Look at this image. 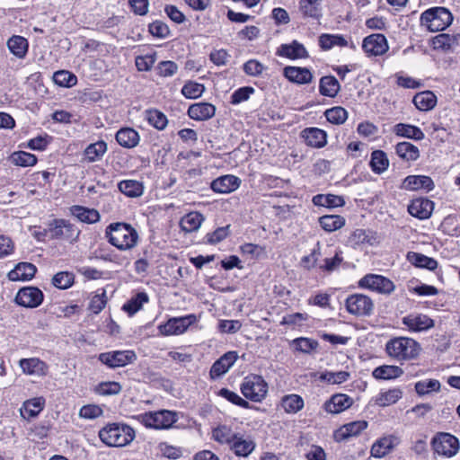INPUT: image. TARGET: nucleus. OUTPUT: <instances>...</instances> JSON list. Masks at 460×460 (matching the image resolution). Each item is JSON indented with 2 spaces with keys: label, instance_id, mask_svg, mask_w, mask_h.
I'll return each instance as SVG.
<instances>
[{
  "label": "nucleus",
  "instance_id": "1",
  "mask_svg": "<svg viewBox=\"0 0 460 460\" xmlns=\"http://www.w3.org/2000/svg\"><path fill=\"white\" fill-rule=\"evenodd\" d=\"M105 238L121 252L134 249L139 241L137 231L131 225L122 222L110 224L105 228Z\"/></svg>",
  "mask_w": 460,
  "mask_h": 460
},
{
  "label": "nucleus",
  "instance_id": "2",
  "mask_svg": "<svg viewBox=\"0 0 460 460\" xmlns=\"http://www.w3.org/2000/svg\"><path fill=\"white\" fill-rule=\"evenodd\" d=\"M420 350L419 342L408 337H395L385 344L387 355L397 361H407L418 357Z\"/></svg>",
  "mask_w": 460,
  "mask_h": 460
},
{
  "label": "nucleus",
  "instance_id": "3",
  "mask_svg": "<svg viewBox=\"0 0 460 460\" xmlns=\"http://www.w3.org/2000/svg\"><path fill=\"white\" fill-rule=\"evenodd\" d=\"M99 438L109 447H124L134 439L135 431L128 425L111 423L99 431Z\"/></svg>",
  "mask_w": 460,
  "mask_h": 460
},
{
  "label": "nucleus",
  "instance_id": "4",
  "mask_svg": "<svg viewBox=\"0 0 460 460\" xmlns=\"http://www.w3.org/2000/svg\"><path fill=\"white\" fill-rule=\"evenodd\" d=\"M453 22L451 12L445 7H432L421 13L420 23L429 31L436 32L444 31Z\"/></svg>",
  "mask_w": 460,
  "mask_h": 460
},
{
  "label": "nucleus",
  "instance_id": "5",
  "mask_svg": "<svg viewBox=\"0 0 460 460\" xmlns=\"http://www.w3.org/2000/svg\"><path fill=\"white\" fill-rule=\"evenodd\" d=\"M137 420L146 428L167 429L178 420V416L175 411L161 410L140 414Z\"/></svg>",
  "mask_w": 460,
  "mask_h": 460
},
{
  "label": "nucleus",
  "instance_id": "6",
  "mask_svg": "<svg viewBox=\"0 0 460 460\" xmlns=\"http://www.w3.org/2000/svg\"><path fill=\"white\" fill-rule=\"evenodd\" d=\"M240 390L246 399L261 402L268 394V384L261 376L252 374L243 378Z\"/></svg>",
  "mask_w": 460,
  "mask_h": 460
},
{
  "label": "nucleus",
  "instance_id": "7",
  "mask_svg": "<svg viewBox=\"0 0 460 460\" xmlns=\"http://www.w3.org/2000/svg\"><path fill=\"white\" fill-rule=\"evenodd\" d=\"M432 447L434 451L442 456L450 458L456 456L460 448L458 438L446 432L437 434L432 439Z\"/></svg>",
  "mask_w": 460,
  "mask_h": 460
},
{
  "label": "nucleus",
  "instance_id": "8",
  "mask_svg": "<svg viewBox=\"0 0 460 460\" xmlns=\"http://www.w3.org/2000/svg\"><path fill=\"white\" fill-rule=\"evenodd\" d=\"M197 322L198 317L194 314L181 317H172L164 324H160L158 330L164 336L180 335L184 333L191 324Z\"/></svg>",
  "mask_w": 460,
  "mask_h": 460
},
{
  "label": "nucleus",
  "instance_id": "9",
  "mask_svg": "<svg viewBox=\"0 0 460 460\" xmlns=\"http://www.w3.org/2000/svg\"><path fill=\"white\" fill-rule=\"evenodd\" d=\"M98 359L110 368L123 367L137 360L134 350H112L99 354Z\"/></svg>",
  "mask_w": 460,
  "mask_h": 460
},
{
  "label": "nucleus",
  "instance_id": "10",
  "mask_svg": "<svg viewBox=\"0 0 460 460\" xmlns=\"http://www.w3.org/2000/svg\"><path fill=\"white\" fill-rule=\"evenodd\" d=\"M358 287L383 295H390L395 289V285L389 279L377 274H367L358 281Z\"/></svg>",
  "mask_w": 460,
  "mask_h": 460
},
{
  "label": "nucleus",
  "instance_id": "11",
  "mask_svg": "<svg viewBox=\"0 0 460 460\" xmlns=\"http://www.w3.org/2000/svg\"><path fill=\"white\" fill-rule=\"evenodd\" d=\"M347 311L355 316L370 315L374 309L372 299L363 294H353L347 297L345 301Z\"/></svg>",
  "mask_w": 460,
  "mask_h": 460
},
{
  "label": "nucleus",
  "instance_id": "12",
  "mask_svg": "<svg viewBox=\"0 0 460 460\" xmlns=\"http://www.w3.org/2000/svg\"><path fill=\"white\" fill-rule=\"evenodd\" d=\"M79 232L72 224L64 219H55L49 224L44 235H49V239L68 240L77 236Z\"/></svg>",
  "mask_w": 460,
  "mask_h": 460
},
{
  "label": "nucleus",
  "instance_id": "13",
  "mask_svg": "<svg viewBox=\"0 0 460 460\" xmlns=\"http://www.w3.org/2000/svg\"><path fill=\"white\" fill-rule=\"evenodd\" d=\"M362 49L367 57H377L386 53L389 45L385 35L374 33L363 40Z\"/></svg>",
  "mask_w": 460,
  "mask_h": 460
},
{
  "label": "nucleus",
  "instance_id": "14",
  "mask_svg": "<svg viewBox=\"0 0 460 460\" xmlns=\"http://www.w3.org/2000/svg\"><path fill=\"white\" fill-rule=\"evenodd\" d=\"M402 324L411 332H427L434 327V320L421 313H411L402 319Z\"/></svg>",
  "mask_w": 460,
  "mask_h": 460
},
{
  "label": "nucleus",
  "instance_id": "15",
  "mask_svg": "<svg viewBox=\"0 0 460 460\" xmlns=\"http://www.w3.org/2000/svg\"><path fill=\"white\" fill-rule=\"evenodd\" d=\"M400 444V438L393 434L376 439L371 447L370 454L375 458H382L390 454Z\"/></svg>",
  "mask_w": 460,
  "mask_h": 460
},
{
  "label": "nucleus",
  "instance_id": "16",
  "mask_svg": "<svg viewBox=\"0 0 460 460\" xmlns=\"http://www.w3.org/2000/svg\"><path fill=\"white\" fill-rule=\"evenodd\" d=\"M43 293L40 289L35 287H26L21 288L16 296L15 301L18 305L28 307H38L43 301Z\"/></svg>",
  "mask_w": 460,
  "mask_h": 460
},
{
  "label": "nucleus",
  "instance_id": "17",
  "mask_svg": "<svg viewBox=\"0 0 460 460\" xmlns=\"http://www.w3.org/2000/svg\"><path fill=\"white\" fill-rule=\"evenodd\" d=\"M368 426L366 420H356L341 426L333 432L334 441L341 443L353 437H358Z\"/></svg>",
  "mask_w": 460,
  "mask_h": 460
},
{
  "label": "nucleus",
  "instance_id": "18",
  "mask_svg": "<svg viewBox=\"0 0 460 460\" xmlns=\"http://www.w3.org/2000/svg\"><path fill=\"white\" fill-rule=\"evenodd\" d=\"M353 402V398L348 394H335L323 403V408L328 413L338 414L350 408Z\"/></svg>",
  "mask_w": 460,
  "mask_h": 460
},
{
  "label": "nucleus",
  "instance_id": "19",
  "mask_svg": "<svg viewBox=\"0 0 460 460\" xmlns=\"http://www.w3.org/2000/svg\"><path fill=\"white\" fill-rule=\"evenodd\" d=\"M256 448V442L251 436H245L241 433H237L233 443L230 446V449L234 454L240 457L249 456Z\"/></svg>",
  "mask_w": 460,
  "mask_h": 460
},
{
  "label": "nucleus",
  "instance_id": "20",
  "mask_svg": "<svg viewBox=\"0 0 460 460\" xmlns=\"http://www.w3.org/2000/svg\"><path fill=\"white\" fill-rule=\"evenodd\" d=\"M237 358L238 356L235 351H228L225 353L212 365L209 371L211 379H217L228 372L232 366L236 362Z\"/></svg>",
  "mask_w": 460,
  "mask_h": 460
},
{
  "label": "nucleus",
  "instance_id": "21",
  "mask_svg": "<svg viewBox=\"0 0 460 460\" xmlns=\"http://www.w3.org/2000/svg\"><path fill=\"white\" fill-rule=\"evenodd\" d=\"M19 367L28 376H45L49 372L48 365L39 358H22Z\"/></svg>",
  "mask_w": 460,
  "mask_h": 460
},
{
  "label": "nucleus",
  "instance_id": "22",
  "mask_svg": "<svg viewBox=\"0 0 460 460\" xmlns=\"http://www.w3.org/2000/svg\"><path fill=\"white\" fill-rule=\"evenodd\" d=\"M434 187L433 180L426 175H409L403 180L402 184V189L411 191L420 190L430 191Z\"/></svg>",
  "mask_w": 460,
  "mask_h": 460
},
{
  "label": "nucleus",
  "instance_id": "23",
  "mask_svg": "<svg viewBox=\"0 0 460 460\" xmlns=\"http://www.w3.org/2000/svg\"><path fill=\"white\" fill-rule=\"evenodd\" d=\"M276 55L288 59H299L307 58L308 52L302 43L293 40L289 44H281L277 49Z\"/></svg>",
  "mask_w": 460,
  "mask_h": 460
},
{
  "label": "nucleus",
  "instance_id": "24",
  "mask_svg": "<svg viewBox=\"0 0 460 460\" xmlns=\"http://www.w3.org/2000/svg\"><path fill=\"white\" fill-rule=\"evenodd\" d=\"M241 185V179L231 174L220 176L212 181L210 188L217 193H230Z\"/></svg>",
  "mask_w": 460,
  "mask_h": 460
},
{
  "label": "nucleus",
  "instance_id": "25",
  "mask_svg": "<svg viewBox=\"0 0 460 460\" xmlns=\"http://www.w3.org/2000/svg\"><path fill=\"white\" fill-rule=\"evenodd\" d=\"M301 137L308 146L322 148L327 144V133L318 128H306L301 132Z\"/></svg>",
  "mask_w": 460,
  "mask_h": 460
},
{
  "label": "nucleus",
  "instance_id": "26",
  "mask_svg": "<svg viewBox=\"0 0 460 460\" xmlns=\"http://www.w3.org/2000/svg\"><path fill=\"white\" fill-rule=\"evenodd\" d=\"M434 203L424 198L413 199L408 207L409 213L417 218L427 219L433 211Z\"/></svg>",
  "mask_w": 460,
  "mask_h": 460
},
{
  "label": "nucleus",
  "instance_id": "27",
  "mask_svg": "<svg viewBox=\"0 0 460 460\" xmlns=\"http://www.w3.org/2000/svg\"><path fill=\"white\" fill-rule=\"evenodd\" d=\"M283 75L290 82L298 84H309L313 79V75L307 67L286 66Z\"/></svg>",
  "mask_w": 460,
  "mask_h": 460
},
{
  "label": "nucleus",
  "instance_id": "28",
  "mask_svg": "<svg viewBox=\"0 0 460 460\" xmlns=\"http://www.w3.org/2000/svg\"><path fill=\"white\" fill-rule=\"evenodd\" d=\"M216 113V107L208 102H198L191 104L188 109V115L195 120H207Z\"/></svg>",
  "mask_w": 460,
  "mask_h": 460
},
{
  "label": "nucleus",
  "instance_id": "29",
  "mask_svg": "<svg viewBox=\"0 0 460 460\" xmlns=\"http://www.w3.org/2000/svg\"><path fill=\"white\" fill-rule=\"evenodd\" d=\"M46 401L43 397L29 399L22 403L20 412L22 418L31 420L37 417L44 409Z\"/></svg>",
  "mask_w": 460,
  "mask_h": 460
},
{
  "label": "nucleus",
  "instance_id": "30",
  "mask_svg": "<svg viewBox=\"0 0 460 460\" xmlns=\"http://www.w3.org/2000/svg\"><path fill=\"white\" fill-rule=\"evenodd\" d=\"M36 271L37 269L33 264L22 262L8 273V278L12 281H26L31 279Z\"/></svg>",
  "mask_w": 460,
  "mask_h": 460
},
{
  "label": "nucleus",
  "instance_id": "31",
  "mask_svg": "<svg viewBox=\"0 0 460 460\" xmlns=\"http://www.w3.org/2000/svg\"><path fill=\"white\" fill-rule=\"evenodd\" d=\"M118 144L125 148H133L139 143L140 137L137 130L131 128H122L116 133Z\"/></svg>",
  "mask_w": 460,
  "mask_h": 460
},
{
  "label": "nucleus",
  "instance_id": "32",
  "mask_svg": "<svg viewBox=\"0 0 460 460\" xmlns=\"http://www.w3.org/2000/svg\"><path fill=\"white\" fill-rule=\"evenodd\" d=\"M377 242L376 234L369 230L356 229L349 237L348 243L353 248H357L362 244L373 245Z\"/></svg>",
  "mask_w": 460,
  "mask_h": 460
},
{
  "label": "nucleus",
  "instance_id": "33",
  "mask_svg": "<svg viewBox=\"0 0 460 460\" xmlns=\"http://www.w3.org/2000/svg\"><path fill=\"white\" fill-rule=\"evenodd\" d=\"M393 131L398 137L416 141L422 140L425 137L423 131L419 127L411 124L398 123L394 126Z\"/></svg>",
  "mask_w": 460,
  "mask_h": 460
},
{
  "label": "nucleus",
  "instance_id": "34",
  "mask_svg": "<svg viewBox=\"0 0 460 460\" xmlns=\"http://www.w3.org/2000/svg\"><path fill=\"white\" fill-rule=\"evenodd\" d=\"M299 11L304 17L319 20L322 13V0H300Z\"/></svg>",
  "mask_w": 460,
  "mask_h": 460
},
{
  "label": "nucleus",
  "instance_id": "35",
  "mask_svg": "<svg viewBox=\"0 0 460 460\" xmlns=\"http://www.w3.org/2000/svg\"><path fill=\"white\" fill-rule=\"evenodd\" d=\"M237 433L238 432H235L231 426L222 424L213 429L212 438L219 444H226L230 447Z\"/></svg>",
  "mask_w": 460,
  "mask_h": 460
},
{
  "label": "nucleus",
  "instance_id": "36",
  "mask_svg": "<svg viewBox=\"0 0 460 460\" xmlns=\"http://www.w3.org/2000/svg\"><path fill=\"white\" fill-rule=\"evenodd\" d=\"M71 214L79 221L86 224H93L100 220V214L94 208H88L83 206H73L70 208Z\"/></svg>",
  "mask_w": 460,
  "mask_h": 460
},
{
  "label": "nucleus",
  "instance_id": "37",
  "mask_svg": "<svg viewBox=\"0 0 460 460\" xmlns=\"http://www.w3.org/2000/svg\"><path fill=\"white\" fill-rule=\"evenodd\" d=\"M7 47L16 58H23L28 52L29 42L24 37L13 35L8 40Z\"/></svg>",
  "mask_w": 460,
  "mask_h": 460
},
{
  "label": "nucleus",
  "instance_id": "38",
  "mask_svg": "<svg viewBox=\"0 0 460 460\" xmlns=\"http://www.w3.org/2000/svg\"><path fill=\"white\" fill-rule=\"evenodd\" d=\"M402 396L400 388H393L380 392L374 399L375 404L380 407H386L398 402Z\"/></svg>",
  "mask_w": 460,
  "mask_h": 460
},
{
  "label": "nucleus",
  "instance_id": "39",
  "mask_svg": "<svg viewBox=\"0 0 460 460\" xmlns=\"http://www.w3.org/2000/svg\"><path fill=\"white\" fill-rule=\"evenodd\" d=\"M397 155L406 162H413L420 157L419 148L410 142H401L395 146Z\"/></svg>",
  "mask_w": 460,
  "mask_h": 460
},
{
  "label": "nucleus",
  "instance_id": "40",
  "mask_svg": "<svg viewBox=\"0 0 460 460\" xmlns=\"http://www.w3.org/2000/svg\"><path fill=\"white\" fill-rule=\"evenodd\" d=\"M148 301L149 296L146 292H138L123 305L122 309L129 316H132L139 310H141L143 305L148 303Z\"/></svg>",
  "mask_w": 460,
  "mask_h": 460
},
{
  "label": "nucleus",
  "instance_id": "41",
  "mask_svg": "<svg viewBox=\"0 0 460 460\" xmlns=\"http://www.w3.org/2000/svg\"><path fill=\"white\" fill-rule=\"evenodd\" d=\"M280 405L285 412L294 414L304 408V399L296 394H288L282 397Z\"/></svg>",
  "mask_w": 460,
  "mask_h": 460
},
{
  "label": "nucleus",
  "instance_id": "42",
  "mask_svg": "<svg viewBox=\"0 0 460 460\" xmlns=\"http://www.w3.org/2000/svg\"><path fill=\"white\" fill-rule=\"evenodd\" d=\"M416 108L420 111L432 110L437 103L436 95L430 91H425L417 93L412 100Z\"/></svg>",
  "mask_w": 460,
  "mask_h": 460
},
{
  "label": "nucleus",
  "instance_id": "43",
  "mask_svg": "<svg viewBox=\"0 0 460 460\" xmlns=\"http://www.w3.org/2000/svg\"><path fill=\"white\" fill-rule=\"evenodd\" d=\"M460 34L450 35L441 33L433 38L435 49L449 50L459 45Z\"/></svg>",
  "mask_w": 460,
  "mask_h": 460
},
{
  "label": "nucleus",
  "instance_id": "44",
  "mask_svg": "<svg viewBox=\"0 0 460 460\" xmlns=\"http://www.w3.org/2000/svg\"><path fill=\"white\" fill-rule=\"evenodd\" d=\"M403 374V370L398 366L384 365L376 367L372 376L376 379L389 380L400 377Z\"/></svg>",
  "mask_w": 460,
  "mask_h": 460
},
{
  "label": "nucleus",
  "instance_id": "45",
  "mask_svg": "<svg viewBox=\"0 0 460 460\" xmlns=\"http://www.w3.org/2000/svg\"><path fill=\"white\" fill-rule=\"evenodd\" d=\"M204 220L203 216L199 212H190L185 215L180 221L182 231L191 233L197 231Z\"/></svg>",
  "mask_w": 460,
  "mask_h": 460
},
{
  "label": "nucleus",
  "instance_id": "46",
  "mask_svg": "<svg viewBox=\"0 0 460 460\" xmlns=\"http://www.w3.org/2000/svg\"><path fill=\"white\" fill-rule=\"evenodd\" d=\"M341 89L339 81L332 75L323 76L320 79L319 91L322 95L335 97Z\"/></svg>",
  "mask_w": 460,
  "mask_h": 460
},
{
  "label": "nucleus",
  "instance_id": "47",
  "mask_svg": "<svg viewBox=\"0 0 460 460\" xmlns=\"http://www.w3.org/2000/svg\"><path fill=\"white\" fill-rule=\"evenodd\" d=\"M107 151V144L104 141H97L90 144L84 152V159L89 163L100 161Z\"/></svg>",
  "mask_w": 460,
  "mask_h": 460
},
{
  "label": "nucleus",
  "instance_id": "48",
  "mask_svg": "<svg viewBox=\"0 0 460 460\" xmlns=\"http://www.w3.org/2000/svg\"><path fill=\"white\" fill-rule=\"evenodd\" d=\"M346 219L340 215H325L319 218L321 227L326 232H333L345 226Z\"/></svg>",
  "mask_w": 460,
  "mask_h": 460
},
{
  "label": "nucleus",
  "instance_id": "49",
  "mask_svg": "<svg viewBox=\"0 0 460 460\" xmlns=\"http://www.w3.org/2000/svg\"><path fill=\"white\" fill-rule=\"evenodd\" d=\"M407 260L416 267L424 268L430 270H435L438 266L436 260L418 252H408Z\"/></svg>",
  "mask_w": 460,
  "mask_h": 460
},
{
  "label": "nucleus",
  "instance_id": "50",
  "mask_svg": "<svg viewBox=\"0 0 460 460\" xmlns=\"http://www.w3.org/2000/svg\"><path fill=\"white\" fill-rule=\"evenodd\" d=\"M118 188L120 192L128 197H139L143 194V184L136 180H124L119 182Z\"/></svg>",
  "mask_w": 460,
  "mask_h": 460
},
{
  "label": "nucleus",
  "instance_id": "51",
  "mask_svg": "<svg viewBox=\"0 0 460 460\" xmlns=\"http://www.w3.org/2000/svg\"><path fill=\"white\" fill-rule=\"evenodd\" d=\"M347 45L348 41L342 35L324 33L319 37V46L323 50H329L335 46L345 47Z\"/></svg>",
  "mask_w": 460,
  "mask_h": 460
},
{
  "label": "nucleus",
  "instance_id": "52",
  "mask_svg": "<svg viewBox=\"0 0 460 460\" xmlns=\"http://www.w3.org/2000/svg\"><path fill=\"white\" fill-rule=\"evenodd\" d=\"M369 164L374 172L381 174L387 170L389 166V160L384 151L376 150L371 154Z\"/></svg>",
  "mask_w": 460,
  "mask_h": 460
},
{
  "label": "nucleus",
  "instance_id": "53",
  "mask_svg": "<svg viewBox=\"0 0 460 460\" xmlns=\"http://www.w3.org/2000/svg\"><path fill=\"white\" fill-rule=\"evenodd\" d=\"M312 201L315 206L326 208H338L344 205L343 199L333 194H317L313 198Z\"/></svg>",
  "mask_w": 460,
  "mask_h": 460
},
{
  "label": "nucleus",
  "instance_id": "54",
  "mask_svg": "<svg viewBox=\"0 0 460 460\" xmlns=\"http://www.w3.org/2000/svg\"><path fill=\"white\" fill-rule=\"evenodd\" d=\"M441 384L438 379H424L415 383L414 389L418 395L424 396L440 391Z\"/></svg>",
  "mask_w": 460,
  "mask_h": 460
},
{
  "label": "nucleus",
  "instance_id": "55",
  "mask_svg": "<svg viewBox=\"0 0 460 460\" xmlns=\"http://www.w3.org/2000/svg\"><path fill=\"white\" fill-rule=\"evenodd\" d=\"M9 161L16 166L29 167L35 165L38 159L31 153L16 151L10 155Z\"/></svg>",
  "mask_w": 460,
  "mask_h": 460
},
{
  "label": "nucleus",
  "instance_id": "56",
  "mask_svg": "<svg viewBox=\"0 0 460 460\" xmlns=\"http://www.w3.org/2000/svg\"><path fill=\"white\" fill-rule=\"evenodd\" d=\"M324 115L326 119L334 125L343 124L348 119V111L341 106L326 110Z\"/></svg>",
  "mask_w": 460,
  "mask_h": 460
},
{
  "label": "nucleus",
  "instance_id": "57",
  "mask_svg": "<svg viewBox=\"0 0 460 460\" xmlns=\"http://www.w3.org/2000/svg\"><path fill=\"white\" fill-rule=\"evenodd\" d=\"M293 345L297 351L305 354H309L316 350L319 347V343L316 340L306 337H299L293 340Z\"/></svg>",
  "mask_w": 460,
  "mask_h": 460
},
{
  "label": "nucleus",
  "instance_id": "58",
  "mask_svg": "<svg viewBox=\"0 0 460 460\" xmlns=\"http://www.w3.org/2000/svg\"><path fill=\"white\" fill-rule=\"evenodd\" d=\"M205 92V86L193 81H188L181 88V93L188 99H197Z\"/></svg>",
  "mask_w": 460,
  "mask_h": 460
},
{
  "label": "nucleus",
  "instance_id": "59",
  "mask_svg": "<svg viewBox=\"0 0 460 460\" xmlns=\"http://www.w3.org/2000/svg\"><path fill=\"white\" fill-rule=\"evenodd\" d=\"M122 387L119 382L107 381L100 383L94 391L100 395H115L120 393Z\"/></svg>",
  "mask_w": 460,
  "mask_h": 460
},
{
  "label": "nucleus",
  "instance_id": "60",
  "mask_svg": "<svg viewBox=\"0 0 460 460\" xmlns=\"http://www.w3.org/2000/svg\"><path fill=\"white\" fill-rule=\"evenodd\" d=\"M217 394L228 402H232L234 405H237L239 407L249 409L250 403L242 398L238 394L235 392H233L227 388H222L218 391Z\"/></svg>",
  "mask_w": 460,
  "mask_h": 460
},
{
  "label": "nucleus",
  "instance_id": "61",
  "mask_svg": "<svg viewBox=\"0 0 460 460\" xmlns=\"http://www.w3.org/2000/svg\"><path fill=\"white\" fill-rule=\"evenodd\" d=\"M53 80L56 84L63 87H71L77 82L76 76L66 70L56 72L53 75Z\"/></svg>",
  "mask_w": 460,
  "mask_h": 460
},
{
  "label": "nucleus",
  "instance_id": "62",
  "mask_svg": "<svg viewBox=\"0 0 460 460\" xmlns=\"http://www.w3.org/2000/svg\"><path fill=\"white\" fill-rule=\"evenodd\" d=\"M156 61V52L137 56L135 59V65L138 71L146 72L151 70Z\"/></svg>",
  "mask_w": 460,
  "mask_h": 460
},
{
  "label": "nucleus",
  "instance_id": "63",
  "mask_svg": "<svg viewBox=\"0 0 460 460\" xmlns=\"http://www.w3.org/2000/svg\"><path fill=\"white\" fill-rule=\"evenodd\" d=\"M146 119L150 125L159 130L164 129L168 122L166 116L157 110L148 111Z\"/></svg>",
  "mask_w": 460,
  "mask_h": 460
},
{
  "label": "nucleus",
  "instance_id": "64",
  "mask_svg": "<svg viewBox=\"0 0 460 460\" xmlns=\"http://www.w3.org/2000/svg\"><path fill=\"white\" fill-rule=\"evenodd\" d=\"M350 375L347 371L331 372L326 371L323 373L320 379L332 385H340L346 382Z\"/></svg>",
  "mask_w": 460,
  "mask_h": 460
}]
</instances>
